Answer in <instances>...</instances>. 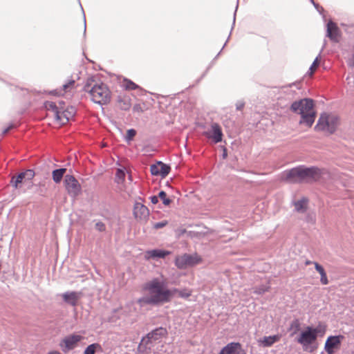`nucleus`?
<instances>
[{
  "mask_svg": "<svg viewBox=\"0 0 354 354\" xmlns=\"http://www.w3.org/2000/svg\"><path fill=\"white\" fill-rule=\"evenodd\" d=\"M143 290L147 291L149 294L136 301L140 307L167 302L173 295L172 291L167 288V281L163 278H155L145 283L143 285Z\"/></svg>",
  "mask_w": 354,
  "mask_h": 354,
  "instance_id": "f257e3e1",
  "label": "nucleus"
},
{
  "mask_svg": "<svg viewBox=\"0 0 354 354\" xmlns=\"http://www.w3.org/2000/svg\"><path fill=\"white\" fill-rule=\"evenodd\" d=\"M290 110L301 115L300 124L310 127L314 123L316 112L314 110V102L312 99L304 98L294 102L290 106Z\"/></svg>",
  "mask_w": 354,
  "mask_h": 354,
  "instance_id": "f03ea898",
  "label": "nucleus"
},
{
  "mask_svg": "<svg viewBox=\"0 0 354 354\" xmlns=\"http://www.w3.org/2000/svg\"><path fill=\"white\" fill-rule=\"evenodd\" d=\"M88 92L93 102L100 104H106L111 100V92L107 86L103 83L97 84L94 80H89L84 87Z\"/></svg>",
  "mask_w": 354,
  "mask_h": 354,
  "instance_id": "7ed1b4c3",
  "label": "nucleus"
},
{
  "mask_svg": "<svg viewBox=\"0 0 354 354\" xmlns=\"http://www.w3.org/2000/svg\"><path fill=\"white\" fill-rule=\"evenodd\" d=\"M320 333H322L321 328L308 326L305 330L300 333L297 338V342L302 345L304 351L312 352L315 349V347L311 345L316 341L317 335Z\"/></svg>",
  "mask_w": 354,
  "mask_h": 354,
  "instance_id": "20e7f679",
  "label": "nucleus"
},
{
  "mask_svg": "<svg viewBox=\"0 0 354 354\" xmlns=\"http://www.w3.org/2000/svg\"><path fill=\"white\" fill-rule=\"evenodd\" d=\"M339 124V118L334 114L322 113L315 129L317 131H323L333 133Z\"/></svg>",
  "mask_w": 354,
  "mask_h": 354,
  "instance_id": "39448f33",
  "label": "nucleus"
},
{
  "mask_svg": "<svg viewBox=\"0 0 354 354\" xmlns=\"http://www.w3.org/2000/svg\"><path fill=\"white\" fill-rule=\"evenodd\" d=\"M201 262V258L197 254H184L178 256L175 260V264L179 269H185L192 267Z\"/></svg>",
  "mask_w": 354,
  "mask_h": 354,
  "instance_id": "423d86ee",
  "label": "nucleus"
},
{
  "mask_svg": "<svg viewBox=\"0 0 354 354\" xmlns=\"http://www.w3.org/2000/svg\"><path fill=\"white\" fill-rule=\"evenodd\" d=\"M324 171L315 167H306L303 166L302 183H312L319 180Z\"/></svg>",
  "mask_w": 354,
  "mask_h": 354,
  "instance_id": "0eeeda50",
  "label": "nucleus"
},
{
  "mask_svg": "<svg viewBox=\"0 0 354 354\" xmlns=\"http://www.w3.org/2000/svg\"><path fill=\"white\" fill-rule=\"evenodd\" d=\"M167 335V330L164 328L160 327L151 333H149L146 337L142 339L141 343L140 344V347L143 345L145 346V348H150V346L153 342L158 341L161 339L162 337Z\"/></svg>",
  "mask_w": 354,
  "mask_h": 354,
  "instance_id": "6e6552de",
  "label": "nucleus"
},
{
  "mask_svg": "<svg viewBox=\"0 0 354 354\" xmlns=\"http://www.w3.org/2000/svg\"><path fill=\"white\" fill-rule=\"evenodd\" d=\"M303 166L292 168L284 171L281 179L289 183H302Z\"/></svg>",
  "mask_w": 354,
  "mask_h": 354,
  "instance_id": "1a4fd4ad",
  "label": "nucleus"
},
{
  "mask_svg": "<svg viewBox=\"0 0 354 354\" xmlns=\"http://www.w3.org/2000/svg\"><path fill=\"white\" fill-rule=\"evenodd\" d=\"M83 339L80 335L73 334L65 337L59 343V346L65 353L75 348L77 344Z\"/></svg>",
  "mask_w": 354,
  "mask_h": 354,
  "instance_id": "9d476101",
  "label": "nucleus"
},
{
  "mask_svg": "<svg viewBox=\"0 0 354 354\" xmlns=\"http://www.w3.org/2000/svg\"><path fill=\"white\" fill-rule=\"evenodd\" d=\"M66 189L72 197H76L81 192V186L79 182L72 175H66L64 179Z\"/></svg>",
  "mask_w": 354,
  "mask_h": 354,
  "instance_id": "9b49d317",
  "label": "nucleus"
},
{
  "mask_svg": "<svg viewBox=\"0 0 354 354\" xmlns=\"http://www.w3.org/2000/svg\"><path fill=\"white\" fill-rule=\"evenodd\" d=\"M35 176V171L32 169H28L24 172L19 174L17 176H13L11 180V183L15 188L20 187V184L29 181Z\"/></svg>",
  "mask_w": 354,
  "mask_h": 354,
  "instance_id": "f8f14e48",
  "label": "nucleus"
},
{
  "mask_svg": "<svg viewBox=\"0 0 354 354\" xmlns=\"http://www.w3.org/2000/svg\"><path fill=\"white\" fill-rule=\"evenodd\" d=\"M342 339H344L342 335L328 337L324 346L326 353L328 354H333L334 349L339 346Z\"/></svg>",
  "mask_w": 354,
  "mask_h": 354,
  "instance_id": "ddd939ff",
  "label": "nucleus"
},
{
  "mask_svg": "<svg viewBox=\"0 0 354 354\" xmlns=\"http://www.w3.org/2000/svg\"><path fill=\"white\" fill-rule=\"evenodd\" d=\"M205 135L213 139L216 143L221 142L223 138L221 128L217 123H212L210 129L205 132Z\"/></svg>",
  "mask_w": 354,
  "mask_h": 354,
  "instance_id": "4468645a",
  "label": "nucleus"
},
{
  "mask_svg": "<svg viewBox=\"0 0 354 354\" xmlns=\"http://www.w3.org/2000/svg\"><path fill=\"white\" fill-rule=\"evenodd\" d=\"M150 170L152 175L165 177L169 173L170 167L160 161L156 164L152 165Z\"/></svg>",
  "mask_w": 354,
  "mask_h": 354,
  "instance_id": "2eb2a0df",
  "label": "nucleus"
},
{
  "mask_svg": "<svg viewBox=\"0 0 354 354\" xmlns=\"http://www.w3.org/2000/svg\"><path fill=\"white\" fill-rule=\"evenodd\" d=\"M133 215L137 219L146 221L149 216V211L145 205L140 203H136L134 205Z\"/></svg>",
  "mask_w": 354,
  "mask_h": 354,
  "instance_id": "dca6fc26",
  "label": "nucleus"
},
{
  "mask_svg": "<svg viewBox=\"0 0 354 354\" xmlns=\"http://www.w3.org/2000/svg\"><path fill=\"white\" fill-rule=\"evenodd\" d=\"M82 292L75 291H68L63 293L62 297L64 301L72 306L77 305V302L82 297Z\"/></svg>",
  "mask_w": 354,
  "mask_h": 354,
  "instance_id": "f3484780",
  "label": "nucleus"
},
{
  "mask_svg": "<svg viewBox=\"0 0 354 354\" xmlns=\"http://www.w3.org/2000/svg\"><path fill=\"white\" fill-rule=\"evenodd\" d=\"M218 354H243L239 343L232 342L225 346Z\"/></svg>",
  "mask_w": 354,
  "mask_h": 354,
  "instance_id": "a211bd4d",
  "label": "nucleus"
},
{
  "mask_svg": "<svg viewBox=\"0 0 354 354\" xmlns=\"http://www.w3.org/2000/svg\"><path fill=\"white\" fill-rule=\"evenodd\" d=\"M327 37L332 41L337 42L339 37V30L337 25L333 21H330L327 24Z\"/></svg>",
  "mask_w": 354,
  "mask_h": 354,
  "instance_id": "6ab92c4d",
  "label": "nucleus"
},
{
  "mask_svg": "<svg viewBox=\"0 0 354 354\" xmlns=\"http://www.w3.org/2000/svg\"><path fill=\"white\" fill-rule=\"evenodd\" d=\"M171 252L169 251L162 250H148L145 254V257L146 259H158V258H165L166 256L169 255Z\"/></svg>",
  "mask_w": 354,
  "mask_h": 354,
  "instance_id": "aec40b11",
  "label": "nucleus"
},
{
  "mask_svg": "<svg viewBox=\"0 0 354 354\" xmlns=\"http://www.w3.org/2000/svg\"><path fill=\"white\" fill-rule=\"evenodd\" d=\"M75 114V109L73 107L68 108L66 109L61 110L60 113V119H56L57 122L61 124L66 123L71 118H72Z\"/></svg>",
  "mask_w": 354,
  "mask_h": 354,
  "instance_id": "412c9836",
  "label": "nucleus"
},
{
  "mask_svg": "<svg viewBox=\"0 0 354 354\" xmlns=\"http://www.w3.org/2000/svg\"><path fill=\"white\" fill-rule=\"evenodd\" d=\"M45 108L48 111H52L53 113V116L55 119H60V113L61 110L63 109V107H58L57 104H56L53 102H46L45 103Z\"/></svg>",
  "mask_w": 354,
  "mask_h": 354,
  "instance_id": "4be33fe9",
  "label": "nucleus"
},
{
  "mask_svg": "<svg viewBox=\"0 0 354 354\" xmlns=\"http://www.w3.org/2000/svg\"><path fill=\"white\" fill-rule=\"evenodd\" d=\"M308 199L302 198L293 202L295 210L298 213H304L307 210Z\"/></svg>",
  "mask_w": 354,
  "mask_h": 354,
  "instance_id": "5701e85b",
  "label": "nucleus"
},
{
  "mask_svg": "<svg viewBox=\"0 0 354 354\" xmlns=\"http://www.w3.org/2000/svg\"><path fill=\"white\" fill-rule=\"evenodd\" d=\"M280 339V337L279 335H272V336H266L263 337L262 339L259 340V342L263 346H270L274 343L278 342Z\"/></svg>",
  "mask_w": 354,
  "mask_h": 354,
  "instance_id": "b1692460",
  "label": "nucleus"
},
{
  "mask_svg": "<svg viewBox=\"0 0 354 354\" xmlns=\"http://www.w3.org/2000/svg\"><path fill=\"white\" fill-rule=\"evenodd\" d=\"M315 270L319 273L321 278L320 281L322 284L326 285L328 283V280L326 276V273L324 268L317 262H314Z\"/></svg>",
  "mask_w": 354,
  "mask_h": 354,
  "instance_id": "393cba45",
  "label": "nucleus"
},
{
  "mask_svg": "<svg viewBox=\"0 0 354 354\" xmlns=\"http://www.w3.org/2000/svg\"><path fill=\"white\" fill-rule=\"evenodd\" d=\"M66 171V169L65 168L54 170L52 173L53 181L56 183H60Z\"/></svg>",
  "mask_w": 354,
  "mask_h": 354,
  "instance_id": "a878e982",
  "label": "nucleus"
},
{
  "mask_svg": "<svg viewBox=\"0 0 354 354\" xmlns=\"http://www.w3.org/2000/svg\"><path fill=\"white\" fill-rule=\"evenodd\" d=\"M118 104L120 108L122 110H128L131 107L130 100L128 97L120 98Z\"/></svg>",
  "mask_w": 354,
  "mask_h": 354,
  "instance_id": "bb28decb",
  "label": "nucleus"
},
{
  "mask_svg": "<svg viewBox=\"0 0 354 354\" xmlns=\"http://www.w3.org/2000/svg\"><path fill=\"white\" fill-rule=\"evenodd\" d=\"M101 346L99 344L94 343L88 346L84 351V354H95L97 349L100 348Z\"/></svg>",
  "mask_w": 354,
  "mask_h": 354,
  "instance_id": "cd10ccee",
  "label": "nucleus"
},
{
  "mask_svg": "<svg viewBox=\"0 0 354 354\" xmlns=\"http://www.w3.org/2000/svg\"><path fill=\"white\" fill-rule=\"evenodd\" d=\"M136 311V308L134 306V302L131 301L127 304L124 308V312L127 314V315H131L132 313H134Z\"/></svg>",
  "mask_w": 354,
  "mask_h": 354,
  "instance_id": "c85d7f7f",
  "label": "nucleus"
},
{
  "mask_svg": "<svg viewBox=\"0 0 354 354\" xmlns=\"http://www.w3.org/2000/svg\"><path fill=\"white\" fill-rule=\"evenodd\" d=\"M158 197L162 201V203L166 206L169 205L170 203H171V201L167 197V194L164 191H161L159 192Z\"/></svg>",
  "mask_w": 354,
  "mask_h": 354,
  "instance_id": "c756f323",
  "label": "nucleus"
},
{
  "mask_svg": "<svg viewBox=\"0 0 354 354\" xmlns=\"http://www.w3.org/2000/svg\"><path fill=\"white\" fill-rule=\"evenodd\" d=\"M125 173L122 169H118L115 174V181L117 183H122L124 180Z\"/></svg>",
  "mask_w": 354,
  "mask_h": 354,
  "instance_id": "7c9ffc66",
  "label": "nucleus"
},
{
  "mask_svg": "<svg viewBox=\"0 0 354 354\" xmlns=\"http://www.w3.org/2000/svg\"><path fill=\"white\" fill-rule=\"evenodd\" d=\"M124 86L127 90H135L138 87V85H136L134 82L128 80H124Z\"/></svg>",
  "mask_w": 354,
  "mask_h": 354,
  "instance_id": "2f4dec72",
  "label": "nucleus"
},
{
  "mask_svg": "<svg viewBox=\"0 0 354 354\" xmlns=\"http://www.w3.org/2000/svg\"><path fill=\"white\" fill-rule=\"evenodd\" d=\"M74 84H75V80H70L68 83L64 84L62 86H63V90L65 91V92H68L72 88H73L74 86Z\"/></svg>",
  "mask_w": 354,
  "mask_h": 354,
  "instance_id": "473e14b6",
  "label": "nucleus"
},
{
  "mask_svg": "<svg viewBox=\"0 0 354 354\" xmlns=\"http://www.w3.org/2000/svg\"><path fill=\"white\" fill-rule=\"evenodd\" d=\"M319 63V57H317L310 67V75H311L316 70Z\"/></svg>",
  "mask_w": 354,
  "mask_h": 354,
  "instance_id": "72a5a7b5",
  "label": "nucleus"
},
{
  "mask_svg": "<svg viewBox=\"0 0 354 354\" xmlns=\"http://www.w3.org/2000/svg\"><path fill=\"white\" fill-rule=\"evenodd\" d=\"M299 322L297 319L292 322L290 324V328L291 329L294 330V333L292 334V335L296 333L299 330Z\"/></svg>",
  "mask_w": 354,
  "mask_h": 354,
  "instance_id": "f704fd0d",
  "label": "nucleus"
},
{
  "mask_svg": "<svg viewBox=\"0 0 354 354\" xmlns=\"http://www.w3.org/2000/svg\"><path fill=\"white\" fill-rule=\"evenodd\" d=\"M174 291L178 292L179 295L182 297L187 298L191 295V291L188 290H178L175 289Z\"/></svg>",
  "mask_w": 354,
  "mask_h": 354,
  "instance_id": "c9c22d12",
  "label": "nucleus"
},
{
  "mask_svg": "<svg viewBox=\"0 0 354 354\" xmlns=\"http://www.w3.org/2000/svg\"><path fill=\"white\" fill-rule=\"evenodd\" d=\"M167 224H168V221H162L161 222L155 223L153 225V227L154 229L158 230V229H160V228H162V227H165Z\"/></svg>",
  "mask_w": 354,
  "mask_h": 354,
  "instance_id": "e433bc0d",
  "label": "nucleus"
},
{
  "mask_svg": "<svg viewBox=\"0 0 354 354\" xmlns=\"http://www.w3.org/2000/svg\"><path fill=\"white\" fill-rule=\"evenodd\" d=\"M136 130L131 129H129L127 132V136H126V139L127 140H131L133 137L136 136Z\"/></svg>",
  "mask_w": 354,
  "mask_h": 354,
  "instance_id": "4c0bfd02",
  "label": "nucleus"
},
{
  "mask_svg": "<svg viewBox=\"0 0 354 354\" xmlns=\"http://www.w3.org/2000/svg\"><path fill=\"white\" fill-rule=\"evenodd\" d=\"M268 289V287L266 286H261L259 288H255L254 292L257 294H263L266 292Z\"/></svg>",
  "mask_w": 354,
  "mask_h": 354,
  "instance_id": "58836bf2",
  "label": "nucleus"
},
{
  "mask_svg": "<svg viewBox=\"0 0 354 354\" xmlns=\"http://www.w3.org/2000/svg\"><path fill=\"white\" fill-rule=\"evenodd\" d=\"M95 229L100 232H103L105 230V225L102 222H98L95 224Z\"/></svg>",
  "mask_w": 354,
  "mask_h": 354,
  "instance_id": "ea45409f",
  "label": "nucleus"
},
{
  "mask_svg": "<svg viewBox=\"0 0 354 354\" xmlns=\"http://www.w3.org/2000/svg\"><path fill=\"white\" fill-rule=\"evenodd\" d=\"M346 80L348 86L351 88H354V77H348Z\"/></svg>",
  "mask_w": 354,
  "mask_h": 354,
  "instance_id": "a19ab883",
  "label": "nucleus"
},
{
  "mask_svg": "<svg viewBox=\"0 0 354 354\" xmlns=\"http://www.w3.org/2000/svg\"><path fill=\"white\" fill-rule=\"evenodd\" d=\"M348 64L351 67L354 66V53L352 55L351 57L349 58V59L348 60Z\"/></svg>",
  "mask_w": 354,
  "mask_h": 354,
  "instance_id": "79ce46f5",
  "label": "nucleus"
},
{
  "mask_svg": "<svg viewBox=\"0 0 354 354\" xmlns=\"http://www.w3.org/2000/svg\"><path fill=\"white\" fill-rule=\"evenodd\" d=\"M158 198H159L158 196H151V197L149 198V199H150V201H151V203H153V204H156V203H158Z\"/></svg>",
  "mask_w": 354,
  "mask_h": 354,
  "instance_id": "37998d69",
  "label": "nucleus"
},
{
  "mask_svg": "<svg viewBox=\"0 0 354 354\" xmlns=\"http://www.w3.org/2000/svg\"><path fill=\"white\" fill-rule=\"evenodd\" d=\"M244 106V102H238L236 104V107L237 110H241Z\"/></svg>",
  "mask_w": 354,
  "mask_h": 354,
  "instance_id": "c03bdc74",
  "label": "nucleus"
},
{
  "mask_svg": "<svg viewBox=\"0 0 354 354\" xmlns=\"http://www.w3.org/2000/svg\"><path fill=\"white\" fill-rule=\"evenodd\" d=\"M64 105H65L64 102H63V101H59V104H58V105H57V106H58V107H61V106H62V107H63V109H64Z\"/></svg>",
  "mask_w": 354,
  "mask_h": 354,
  "instance_id": "a18cd8bd",
  "label": "nucleus"
},
{
  "mask_svg": "<svg viewBox=\"0 0 354 354\" xmlns=\"http://www.w3.org/2000/svg\"><path fill=\"white\" fill-rule=\"evenodd\" d=\"M47 354H61V353L57 351H53L48 353Z\"/></svg>",
  "mask_w": 354,
  "mask_h": 354,
  "instance_id": "49530a36",
  "label": "nucleus"
},
{
  "mask_svg": "<svg viewBox=\"0 0 354 354\" xmlns=\"http://www.w3.org/2000/svg\"><path fill=\"white\" fill-rule=\"evenodd\" d=\"M227 156V154L226 149L225 148L223 150V158H226Z\"/></svg>",
  "mask_w": 354,
  "mask_h": 354,
  "instance_id": "de8ad7c7",
  "label": "nucleus"
},
{
  "mask_svg": "<svg viewBox=\"0 0 354 354\" xmlns=\"http://www.w3.org/2000/svg\"><path fill=\"white\" fill-rule=\"evenodd\" d=\"M12 128V126L8 127L7 129H6L4 131H3V133H6L8 132V131Z\"/></svg>",
  "mask_w": 354,
  "mask_h": 354,
  "instance_id": "09e8293b",
  "label": "nucleus"
},
{
  "mask_svg": "<svg viewBox=\"0 0 354 354\" xmlns=\"http://www.w3.org/2000/svg\"><path fill=\"white\" fill-rule=\"evenodd\" d=\"M312 263L314 264V262H313L311 261H309V260L306 261V265H310V264H312Z\"/></svg>",
  "mask_w": 354,
  "mask_h": 354,
  "instance_id": "8fccbe9b",
  "label": "nucleus"
}]
</instances>
